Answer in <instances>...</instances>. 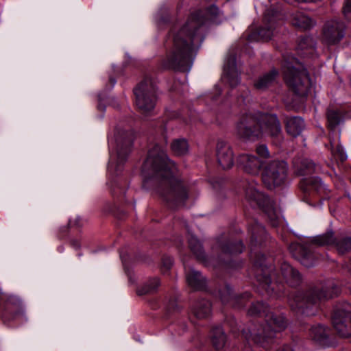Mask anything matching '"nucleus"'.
<instances>
[{
    "label": "nucleus",
    "mask_w": 351,
    "mask_h": 351,
    "mask_svg": "<svg viewBox=\"0 0 351 351\" xmlns=\"http://www.w3.org/2000/svg\"><path fill=\"white\" fill-rule=\"evenodd\" d=\"M176 170L164 147L156 144L149 149L141 171L143 188L154 191L171 209L185 206L194 191L191 184L173 176Z\"/></svg>",
    "instance_id": "2"
},
{
    "label": "nucleus",
    "mask_w": 351,
    "mask_h": 351,
    "mask_svg": "<svg viewBox=\"0 0 351 351\" xmlns=\"http://www.w3.org/2000/svg\"><path fill=\"white\" fill-rule=\"evenodd\" d=\"M300 188L305 193L314 195L325 191V186L318 177L304 178L300 182Z\"/></svg>",
    "instance_id": "25"
},
{
    "label": "nucleus",
    "mask_w": 351,
    "mask_h": 351,
    "mask_svg": "<svg viewBox=\"0 0 351 351\" xmlns=\"http://www.w3.org/2000/svg\"><path fill=\"white\" fill-rule=\"evenodd\" d=\"M335 245L337 252L343 254L351 250V237L335 238L332 230L315 237L310 243H292L289 247L292 256L306 267L316 265L319 255L315 252V246Z\"/></svg>",
    "instance_id": "7"
},
{
    "label": "nucleus",
    "mask_w": 351,
    "mask_h": 351,
    "mask_svg": "<svg viewBox=\"0 0 351 351\" xmlns=\"http://www.w3.org/2000/svg\"><path fill=\"white\" fill-rule=\"evenodd\" d=\"M343 13L347 20L351 21V0H346L344 2Z\"/></svg>",
    "instance_id": "39"
},
{
    "label": "nucleus",
    "mask_w": 351,
    "mask_h": 351,
    "mask_svg": "<svg viewBox=\"0 0 351 351\" xmlns=\"http://www.w3.org/2000/svg\"><path fill=\"white\" fill-rule=\"evenodd\" d=\"M236 134L244 141H255L269 136L273 143L280 145L282 134L276 114L247 110L242 113L235 126Z\"/></svg>",
    "instance_id": "4"
},
{
    "label": "nucleus",
    "mask_w": 351,
    "mask_h": 351,
    "mask_svg": "<svg viewBox=\"0 0 351 351\" xmlns=\"http://www.w3.org/2000/svg\"><path fill=\"white\" fill-rule=\"evenodd\" d=\"M328 126L330 130H334L341 121V117L338 111L328 110L327 112Z\"/></svg>",
    "instance_id": "36"
},
{
    "label": "nucleus",
    "mask_w": 351,
    "mask_h": 351,
    "mask_svg": "<svg viewBox=\"0 0 351 351\" xmlns=\"http://www.w3.org/2000/svg\"><path fill=\"white\" fill-rule=\"evenodd\" d=\"M217 158L219 165L223 169H230L234 165V154L227 143L219 141L217 145Z\"/></svg>",
    "instance_id": "20"
},
{
    "label": "nucleus",
    "mask_w": 351,
    "mask_h": 351,
    "mask_svg": "<svg viewBox=\"0 0 351 351\" xmlns=\"http://www.w3.org/2000/svg\"><path fill=\"white\" fill-rule=\"evenodd\" d=\"M71 246L75 249H78L80 247V242L77 239H73L71 241Z\"/></svg>",
    "instance_id": "44"
},
{
    "label": "nucleus",
    "mask_w": 351,
    "mask_h": 351,
    "mask_svg": "<svg viewBox=\"0 0 351 351\" xmlns=\"http://www.w3.org/2000/svg\"><path fill=\"white\" fill-rule=\"evenodd\" d=\"M343 267L346 269H347V271L351 275V259H350L348 262H346L343 265Z\"/></svg>",
    "instance_id": "43"
},
{
    "label": "nucleus",
    "mask_w": 351,
    "mask_h": 351,
    "mask_svg": "<svg viewBox=\"0 0 351 351\" xmlns=\"http://www.w3.org/2000/svg\"><path fill=\"white\" fill-rule=\"evenodd\" d=\"M332 154L336 160L341 162H344L348 158L346 153L340 144L337 145L336 149H332Z\"/></svg>",
    "instance_id": "37"
},
{
    "label": "nucleus",
    "mask_w": 351,
    "mask_h": 351,
    "mask_svg": "<svg viewBox=\"0 0 351 351\" xmlns=\"http://www.w3.org/2000/svg\"><path fill=\"white\" fill-rule=\"evenodd\" d=\"M83 221L80 217H76L73 221L70 220L69 221V225L70 226H75L77 227L82 226L83 225Z\"/></svg>",
    "instance_id": "42"
},
{
    "label": "nucleus",
    "mask_w": 351,
    "mask_h": 351,
    "mask_svg": "<svg viewBox=\"0 0 351 351\" xmlns=\"http://www.w3.org/2000/svg\"><path fill=\"white\" fill-rule=\"evenodd\" d=\"M173 152L177 156H184L189 151V145L184 138L174 140L171 145Z\"/></svg>",
    "instance_id": "35"
},
{
    "label": "nucleus",
    "mask_w": 351,
    "mask_h": 351,
    "mask_svg": "<svg viewBox=\"0 0 351 351\" xmlns=\"http://www.w3.org/2000/svg\"><path fill=\"white\" fill-rule=\"evenodd\" d=\"M282 72L286 84L294 93L306 97L311 88L309 74L304 66L294 57L285 58Z\"/></svg>",
    "instance_id": "9"
},
{
    "label": "nucleus",
    "mask_w": 351,
    "mask_h": 351,
    "mask_svg": "<svg viewBox=\"0 0 351 351\" xmlns=\"http://www.w3.org/2000/svg\"><path fill=\"white\" fill-rule=\"evenodd\" d=\"M0 309L1 319L4 324L11 322L19 323L26 320L24 308L19 298L15 295H7L0 289Z\"/></svg>",
    "instance_id": "13"
},
{
    "label": "nucleus",
    "mask_w": 351,
    "mask_h": 351,
    "mask_svg": "<svg viewBox=\"0 0 351 351\" xmlns=\"http://www.w3.org/2000/svg\"><path fill=\"white\" fill-rule=\"evenodd\" d=\"M215 88H216V90H217V94H218V95H220V94H221V89H219V88H218V86H216Z\"/></svg>",
    "instance_id": "48"
},
{
    "label": "nucleus",
    "mask_w": 351,
    "mask_h": 351,
    "mask_svg": "<svg viewBox=\"0 0 351 351\" xmlns=\"http://www.w3.org/2000/svg\"><path fill=\"white\" fill-rule=\"evenodd\" d=\"M340 291L334 280L328 279L308 289L304 293L296 292L289 296L291 309L306 316L315 315L320 304L335 296Z\"/></svg>",
    "instance_id": "6"
},
{
    "label": "nucleus",
    "mask_w": 351,
    "mask_h": 351,
    "mask_svg": "<svg viewBox=\"0 0 351 351\" xmlns=\"http://www.w3.org/2000/svg\"><path fill=\"white\" fill-rule=\"evenodd\" d=\"M248 314L251 316L264 315L265 324L249 331L242 330L241 337L246 341L244 350H269L274 343L276 333L282 331L287 327V322L285 316L282 314L276 315L270 312L268 306L260 302L252 304L248 310Z\"/></svg>",
    "instance_id": "3"
},
{
    "label": "nucleus",
    "mask_w": 351,
    "mask_h": 351,
    "mask_svg": "<svg viewBox=\"0 0 351 351\" xmlns=\"http://www.w3.org/2000/svg\"><path fill=\"white\" fill-rule=\"evenodd\" d=\"M160 285V280L158 278H152L137 289V294L143 295L153 293L156 291Z\"/></svg>",
    "instance_id": "34"
},
{
    "label": "nucleus",
    "mask_w": 351,
    "mask_h": 351,
    "mask_svg": "<svg viewBox=\"0 0 351 351\" xmlns=\"http://www.w3.org/2000/svg\"><path fill=\"white\" fill-rule=\"evenodd\" d=\"M250 293H244L241 295H233L230 285H226L218 292V296L224 305H229L234 308H241L244 307L245 302L250 298Z\"/></svg>",
    "instance_id": "19"
},
{
    "label": "nucleus",
    "mask_w": 351,
    "mask_h": 351,
    "mask_svg": "<svg viewBox=\"0 0 351 351\" xmlns=\"http://www.w3.org/2000/svg\"><path fill=\"white\" fill-rule=\"evenodd\" d=\"M173 264V260L171 257H165L162 259V265L167 269H169Z\"/></svg>",
    "instance_id": "41"
},
{
    "label": "nucleus",
    "mask_w": 351,
    "mask_h": 351,
    "mask_svg": "<svg viewBox=\"0 0 351 351\" xmlns=\"http://www.w3.org/2000/svg\"><path fill=\"white\" fill-rule=\"evenodd\" d=\"M251 234L250 258L254 261V277L258 283L260 292L264 291L269 296L282 297L284 286L281 283L273 282L271 278L274 276L273 267L268 266L264 254L256 251V247L260 246L266 239L267 232L265 228L257 221H254L248 228Z\"/></svg>",
    "instance_id": "5"
},
{
    "label": "nucleus",
    "mask_w": 351,
    "mask_h": 351,
    "mask_svg": "<svg viewBox=\"0 0 351 351\" xmlns=\"http://www.w3.org/2000/svg\"><path fill=\"white\" fill-rule=\"evenodd\" d=\"M63 250H64V248H63V247H62V246H60V247H58V252H63Z\"/></svg>",
    "instance_id": "49"
},
{
    "label": "nucleus",
    "mask_w": 351,
    "mask_h": 351,
    "mask_svg": "<svg viewBox=\"0 0 351 351\" xmlns=\"http://www.w3.org/2000/svg\"><path fill=\"white\" fill-rule=\"evenodd\" d=\"M287 132L293 136H299L305 128V123L300 117H287L285 121Z\"/></svg>",
    "instance_id": "28"
},
{
    "label": "nucleus",
    "mask_w": 351,
    "mask_h": 351,
    "mask_svg": "<svg viewBox=\"0 0 351 351\" xmlns=\"http://www.w3.org/2000/svg\"><path fill=\"white\" fill-rule=\"evenodd\" d=\"M282 19V13L274 8L266 10L263 17V25L252 31L247 36L250 42L270 40L280 23Z\"/></svg>",
    "instance_id": "12"
},
{
    "label": "nucleus",
    "mask_w": 351,
    "mask_h": 351,
    "mask_svg": "<svg viewBox=\"0 0 351 351\" xmlns=\"http://www.w3.org/2000/svg\"><path fill=\"white\" fill-rule=\"evenodd\" d=\"M288 165L283 160H273L265 166L262 173V180L269 189L280 186L285 183L287 177Z\"/></svg>",
    "instance_id": "15"
},
{
    "label": "nucleus",
    "mask_w": 351,
    "mask_h": 351,
    "mask_svg": "<svg viewBox=\"0 0 351 351\" xmlns=\"http://www.w3.org/2000/svg\"><path fill=\"white\" fill-rule=\"evenodd\" d=\"M332 322L338 334L343 337L351 336V306L348 303L337 305Z\"/></svg>",
    "instance_id": "18"
},
{
    "label": "nucleus",
    "mask_w": 351,
    "mask_h": 351,
    "mask_svg": "<svg viewBox=\"0 0 351 351\" xmlns=\"http://www.w3.org/2000/svg\"><path fill=\"white\" fill-rule=\"evenodd\" d=\"M240 90L242 91V94L239 97V101L241 100L245 105L250 103L251 100L250 91L247 87L243 85L240 87Z\"/></svg>",
    "instance_id": "38"
},
{
    "label": "nucleus",
    "mask_w": 351,
    "mask_h": 351,
    "mask_svg": "<svg viewBox=\"0 0 351 351\" xmlns=\"http://www.w3.org/2000/svg\"><path fill=\"white\" fill-rule=\"evenodd\" d=\"M211 340L216 350H221L226 342V337L223 329L220 326L213 327L211 330Z\"/></svg>",
    "instance_id": "32"
},
{
    "label": "nucleus",
    "mask_w": 351,
    "mask_h": 351,
    "mask_svg": "<svg viewBox=\"0 0 351 351\" xmlns=\"http://www.w3.org/2000/svg\"><path fill=\"white\" fill-rule=\"evenodd\" d=\"M295 173L298 176H307L318 172L319 167L308 158H295L293 161Z\"/></svg>",
    "instance_id": "24"
},
{
    "label": "nucleus",
    "mask_w": 351,
    "mask_h": 351,
    "mask_svg": "<svg viewBox=\"0 0 351 351\" xmlns=\"http://www.w3.org/2000/svg\"><path fill=\"white\" fill-rule=\"evenodd\" d=\"M244 248L245 246L241 241L233 239L229 235H221L217 239L213 250L220 252L219 259L224 265L230 268H237L240 266L241 263L236 266L232 262H225L223 256L228 258L233 255L239 254L243 252Z\"/></svg>",
    "instance_id": "17"
},
{
    "label": "nucleus",
    "mask_w": 351,
    "mask_h": 351,
    "mask_svg": "<svg viewBox=\"0 0 351 351\" xmlns=\"http://www.w3.org/2000/svg\"><path fill=\"white\" fill-rule=\"evenodd\" d=\"M245 197L252 206H257L267 215L271 225L276 227L280 222V215L277 212L274 202L258 189L257 183L254 178L243 182Z\"/></svg>",
    "instance_id": "10"
},
{
    "label": "nucleus",
    "mask_w": 351,
    "mask_h": 351,
    "mask_svg": "<svg viewBox=\"0 0 351 351\" xmlns=\"http://www.w3.org/2000/svg\"><path fill=\"white\" fill-rule=\"evenodd\" d=\"M220 10L211 5L206 10L193 11L182 25H175L166 40L168 53L161 62L164 69L189 72L195 58V51L204 40V32L209 22H217Z\"/></svg>",
    "instance_id": "1"
},
{
    "label": "nucleus",
    "mask_w": 351,
    "mask_h": 351,
    "mask_svg": "<svg viewBox=\"0 0 351 351\" xmlns=\"http://www.w3.org/2000/svg\"><path fill=\"white\" fill-rule=\"evenodd\" d=\"M111 191L113 195H117V189L120 188V182L119 180L114 179L111 183Z\"/></svg>",
    "instance_id": "40"
},
{
    "label": "nucleus",
    "mask_w": 351,
    "mask_h": 351,
    "mask_svg": "<svg viewBox=\"0 0 351 351\" xmlns=\"http://www.w3.org/2000/svg\"><path fill=\"white\" fill-rule=\"evenodd\" d=\"M168 308H169V309L173 308H174L173 304H169V306H168Z\"/></svg>",
    "instance_id": "50"
},
{
    "label": "nucleus",
    "mask_w": 351,
    "mask_h": 351,
    "mask_svg": "<svg viewBox=\"0 0 351 351\" xmlns=\"http://www.w3.org/2000/svg\"><path fill=\"white\" fill-rule=\"evenodd\" d=\"M97 108L99 110H101L102 112H104L106 109V106L102 104L101 99L100 97L99 98V104L97 106Z\"/></svg>",
    "instance_id": "45"
},
{
    "label": "nucleus",
    "mask_w": 351,
    "mask_h": 351,
    "mask_svg": "<svg viewBox=\"0 0 351 351\" xmlns=\"http://www.w3.org/2000/svg\"><path fill=\"white\" fill-rule=\"evenodd\" d=\"M291 23L301 29H309L316 25V21L302 12H297L292 15Z\"/></svg>",
    "instance_id": "29"
},
{
    "label": "nucleus",
    "mask_w": 351,
    "mask_h": 351,
    "mask_svg": "<svg viewBox=\"0 0 351 351\" xmlns=\"http://www.w3.org/2000/svg\"><path fill=\"white\" fill-rule=\"evenodd\" d=\"M278 75V71L274 69L267 73H264L254 81V88L261 90L267 89L274 83Z\"/></svg>",
    "instance_id": "30"
},
{
    "label": "nucleus",
    "mask_w": 351,
    "mask_h": 351,
    "mask_svg": "<svg viewBox=\"0 0 351 351\" xmlns=\"http://www.w3.org/2000/svg\"><path fill=\"white\" fill-rule=\"evenodd\" d=\"M132 142L133 136L130 131L117 130L113 137L108 138L110 160L108 170L112 176H118L121 171L132 150Z\"/></svg>",
    "instance_id": "8"
},
{
    "label": "nucleus",
    "mask_w": 351,
    "mask_h": 351,
    "mask_svg": "<svg viewBox=\"0 0 351 351\" xmlns=\"http://www.w3.org/2000/svg\"><path fill=\"white\" fill-rule=\"evenodd\" d=\"M223 72V80H226L232 88L239 84L241 79L237 70L235 56L230 55L227 57Z\"/></svg>",
    "instance_id": "21"
},
{
    "label": "nucleus",
    "mask_w": 351,
    "mask_h": 351,
    "mask_svg": "<svg viewBox=\"0 0 351 351\" xmlns=\"http://www.w3.org/2000/svg\"><path fill=\"white\" fill-rule=\"evenodd\" d=\"M281 275L286 283L291 287H296L301 282V275L291 265L287 262L282 263L280 267Z\"/></svg>",
    "instance_id": "27"
},
{
    "label": "nucleus",
    "mask_w": 351,
    "mask_h": 351,
    "mask_svg": "<svg viewBox=\"0 0 351 351\" xmlns=\"http://www.w3.org/2000/svg\"><path fill=\"white\" fill-rule=\"evenodd\" d=\"M184 267L188 285L195 291L204 290L206 287V280L202 274L193 267L186 266L185 263Z\"/></svg>",
    "instance_id": "22"
},
{
    "label": "nucleus",
    "mask_w": 351,
    "mask_h": 351,
    "mask_svg": "<svg viewBox=\"0 0 351 351\" xmlns=\"http://www.w3.org/2000/svg\"><path fill=\"white\" fill-rule=\"evenodd\" d=\"M346 26L338 19L326 21L322 28L320 34L321 43L330 47L338 45L346 36Z\"/></svg>",
    "instance_id": "16"
},
{
    "label": "nucleus",
    "mask_w": 351,
    "mask_h": 351,
    "mask_svg": "<svg viewBox=\"0 0 351 351\" xmlns=\"http://www.w3.org/2000/svg\"><path fill=\"white\" fill-rule=\"evenodd\" d=\"M192 311L197 319L207 318L211 313V304L208 300H199L193 306Z\"/></svg>",
    "instance_id": "31"
},
{
    "label": "nucleus",
    "mask_w": 351,
    "mask_h": 351,
    "mask_svg": "<svg viewBox=\"0 0 351 351\" xmlns=\"http://www.w3.org/2000/svg\"><path fill=\"white\" fill-rule=\"evenodd\" d=\"M277 351H294V350L289 346H284L283 347L279 348Z\"/></svg>",
    "instance_id": "46"
},
{
    "label": "nucleus",
    "mask_w": 351,
    "mask_h": 351,
    "mask_svg": "<svg viewBox=\"0 0 351 351\" xmlns=\"http://www.w3.org/2000/svg\"><path fill=\"white\" fill-rule=\"evenodd\" d=\"M258 157L249 154H242L237 158V165L243 171L252 176L258 175L265 163V160L270 156L267 146L258 145L256 148Z\"/></svg>",
    "instance_id": "14"
},
{
    "label": "nucleus",
    "mask_w": 351,
    "mask_h": 351,
    "mask_svg": "<svg viewBox=\"0 0 351 351\" xmlns=\"http://www.w3.org/2000/svg\"><path fill=\"white\" fill-rule=\"evenodd\" d=\"M135 102L141 113H151L157 101V88L156 81L146 76L134 88Z\"/></svg>",
    "instance_id": "11"
},
{
    "label": "nucleus",
    "mask_w": 351,
    "mask_h": 351,
    "mask_svg": "<svg viewBox=\"0 0 351 351\" xmlns=\"http://www.w3.org/2000/svg\"><path fill=\"white\" fill-rule=\"evenodd\" d=\"M189 245L191 250L196 256V258L207 263L206 256L202 247L201 242L193 235H191L189 239Z\"/></svg>",
    "instance_id": "33"
},
{
    "label": "nucleus",
    "mask_w": 351,
    "mask_h": 351,
    "mask_svg": "<svg viewBox=\"0 0 351 351\" xmlns=\"http://www.w3.org/2000/svg\"><path fill=\"white\" fill-rule=\"evenodd\" d=\"M316 46V40L312 36H302L298 41L297 53L303 58H314L317 56Z\"/></svg>",
    "instance_id": "23"
},
{
    "label": "nucleus",
    "mask_w": 351,
    "mask_h": 351,
    "mask_svg": "<svg viewBox=\"0 0 351 351\" xmlns=\"http://www.w3.org/2000/svg\"><path fill=\"white\" fill-rule=\"evenodd\" d=\"M330 328L317 324L311 326L309 336L314 341L324 346H329Z\"/></svg>",
    "instance_id": "26"
},
{
    "label": "nucleus",
    "mask_w": 351,
    "mask_h": 351,
    "mask_svg": "<svg viewBox=\"0 0 351 351\" xmlns=\"http://www.w3.org/2000/svg\"><path fill=\"white\" fill-rule=\"evenodd\" d=\"M121 192L124 193H125V191L123 189H121Z\"/></svg>",
    "instance_id": "51"
},
{
    "label": "nucleus",
    "mask_w": 351,
    "mask_h": 351,
    "mask_svg": "<svg viewBox=\"0 0 351 351\" xmlns=\"http://www.w3.org/2000/svg\"><path fill=\"white\" fill-rule=\"evenodd\" d=\"M109 81H110V88H112L115 85V84H116L117 81H116V80H115L114 77H109Z\"/></svg>",
    "instance_id": "47"
}]
</instances>
